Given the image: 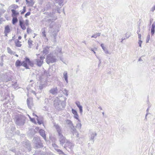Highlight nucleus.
<instances>
[{"instance_id": "nucleus-1", "label": "nucleus", "mask_w": 155, "mask_h": 155, "mask_svg": "<svg viewBox=\"0 0 155 155\" xmlns=\"http://www.w3.org/2000/svg\"><path fill=\"white\" fill-rule=\"evenodd\" d=\"M48 74V71L42 70L36 75V78L38 80L43 82L45 81Z\"/></svg>"}, {"instance_id": "nucleus-2", "label": "nucleus", "mask_w": 155, "mask_h": 155, "mask_svg": "<svg viewBox=\"0 0 155 155\" xmlns=\"http://www.w3.org/2000/svg\"><path fill=\"white\" fill-rule=\"evenodd\" d=\"M25 119V117L23 116L17 115L16 116L15 120V123L17 125L22 126L24 124Z\"/></svg>"}, {"instance_id": "nucleus-3", "label": "nucleus", "mask_w": 155, "mask_h": 155, "mask_svg": "<svg viewBox=\"0 0 155 155\" xmlns=\"http://www.w3.org/2000/svg\"><path fill=\"white\" fill-rule=\"evenodd\" d=\"M54 105L55 108L58 110L62 109L64 107L61 101L58 97L56 98L54 100Z\"/></svg>"}, {"instance_id": "nucleus-4", "label": "nucleus", "mask_w": 155, "mask_h": 155, "mask_svg": "<svg viewBox=\"0 0 155 155\" xmlns=\"http://www.w3.org/2000/svg\"><path fill=\"white\" fill-rule=\"evenodd\" d=\"M46 60V62L48 64L56 62L57 61L55 56H54L53 54H50L48 55L47 56Z\"/></svg>"}, {"instance_id": "nucleus-5", "label": "nucleus", "mask_w": 155, "mask_h": 155, "mask_svg": "<svg viewBox=\"0 0 155 155\" xmlns=\"http://www.w3.org/2000/svg\"><path fill=\"white\" fill-rule=\"evenodd\" d=\"M33 141L35 143L37 148H40L43 147V144L41 143L39 137H34Z\"/></svg>"}, {"instance_id": "nucleus-6", "label": "nucleus", "mask_w": 155, "mask_h": 155, "mask_svg": "<svg viewBox=\"0 0 155 155\" xmlns=\"http://www.w3.org/2000/svg\"><path fill=\"white\" fill-rule=\"evenodd\" d=\"M97 135V134L95 132H91L89 133V143L88 144H92L94 142V137Z\"/></svg>"}, {"instance_id": "nucleus-7", "label": "nucleus", "mask_w": 155, "mask_h": 155, "mask_svg": "<svg viewBox=\"0 0 155 155\" xmlns=\"http://www.w3.org/2000/svg\"><path fill=\"white\" fill-rule=\"evenodd\" d=\"M26 61H25L21 62L19 60H17L15 63V66L16 67H19L22 66L25 67L26 69H28V67L27 64L25 63Z\"/></svg>"}, {"instance_id": "nucleus-8", "label": "nucleus", "mask_w": 155, "mask_h": 155, "mask_svg": "<svg viewBox=\"0 0 155 155\" xmlns=\"http://www.w3.org/2000/svg\"><path fill=\"white\" fill-rule=\"evenodd\" d=\"M45 58L42 56H41L40 58L35 59L34 62L35 64L39 67H41L43 63V60Z\"/></svg>"}, {"instance_id": "nucleus-9", "label": "nucleus", "mask_w": 155, "mask_h": 155, "mask_svg": "<svg viewBox=\"0 0 155 155\" xmlns=\"http://www.w3.org/2000/svg\"><path fill=\"white\" fill-rule=\"evenodd\" d=\"M58 137L60 143L62 145H63L64 143H66V142H67V141H68L67 140H66L65 138L63 136L62 134L59 135Z\"/></svg>"}, {"instance_id": "nucleus-10", "label": "nucleus", "mask_w": 155, "mask_h": 155, "mask_svg": "<svg viewBox=\"0 0 155 155\" xmlns=\"http://www.w3.org/2000/svg\"><path fill=\"white\" fill-rule=\"evenodd\" d=\"M62 48L57 47L55 50L54 54L56 55L57 57H59L61 55L62 53L61 52Z\"/></svg>"}, {"instance_id": "nucleus-11", "label": "nucleus", "mask_w": 155, "mask_h": 155, "mask_svg": "<svg viewBox=\"0 0 155 155\" xmlns=\"http://www.w3.org/2000/svg\"><path fill=\"white\" fill-rule=\"evenodd\" d=\"M55 129H56V130L58 133V135H60L61 134H62V131L61 130V128L60 126L58 124H55L54 125Z\"/></svg>"}, {"instance_id": "nucleus-12", "label": "nucleus", "mask_w": 155, "mask_h": 155, "mask_svg": "<svg viewBox=\"0 0 155 155\" xmlns=\"http://www.w3.org/2000/svg\"><path fill=\"white\" fill-rule=\"evenodd\" d=\"M27 104L28 107L30 109H31L32 106H33L32 99L29 98L27 99Z\"/></svg>"}, {"instance_id": "nucleus-13", "label": "nucleus", "mask_w": 155, "mask_h": 155, "mask_svg": "<svg viewBox=\"0 0 155 155\" xmlns=\"http://www.w3.org/2000/svg\"><path fill=\"white\" fill-rule=\"evenodd\" d=\"M58 90L56 87L51 89L49 91L50 93L54 95L57 94L58 93Z\"/></svg>"}, {"instance_id": "nucleus-14", "label": "nucleus", "mask_w": 155, "mask_h": 155, "mask_svg": "<svg viewBox=\"0 0 155 155\" xmlns=\"http://www.w3.org/2000/svg\"><path fill=\"white\" fill-rule=\"evenodd\" d=\"M19 25L22 29L23 30L26 29V28L25 26V24H24L23 20H22L21 19H19Z\"/></svg>"}, {"instance_id": "nucleus-15", "label": "nucleus", "mask_w": 155, "mask_h": 155, "mask_svg": "<svg viewBox=\"0 0 155 155\" xmlns=\"http://www.w3.org/2000/svg\"><path fill=\"white\" fill-rule=\"evenodd\" d=\"M63 78H64L66 83H68V72L67 71H64L63 73Z\"/></svg>"}, {"instance_id": "nucleus-16", "label": "nucleus", "mask_w": 155, "mask_h": 155, "mask_svg": "<svg viewBox=\"0 0 155 155\" xmlns=\"http://www.w3.org/2000/svg\"><path fill=\"white\" fill-rule=\"evenodd\" d=\"M65 145L66 147H64L65 148H66V147H68L69 148H72V147L74 146L73 143L68 140L67 141V142H66V143H65Z\"/></svg>"}, {"instance_id": "nucleus-17", "label": "nucleus", "mask_w": 155, "mask_h": 155, "mask_svg": "<svg viewBox=\"0 0 155 155\" xmlns=\"http://www.w3.org/2000/svg\"><path fill=\"white\" fill-rule=\"evenodd\" d=\"M39 133L40 135L45 140L46 136L45 131L41 129L39 131Z\"/></svg>"}, {"instance_id": "nucleus-18", "label": "nucleus", "mask_w": 155, "mask_h": 155, "mask_svg": "<svg viewBox=\"0 0 155 155\" xmlns=\"http://www.w3.org/2000/svg\"><path fill=\"white\" fill-rule=\"evenodd\" d=\"M12 12V17H17L18 15H19V13L18 12H17L14 9H12L11 10Z\"/></svg>"}, {"instance_id": "nucleus-19", "label": "nucleus", "mask_w": 155, "mask_h": 155, "mask_svg": "<svg viewBox=\"0 0 155 155\" xmlns=\"http://www.w3.org/2000/svg\"><path fill=\"white\" fill-rule=\"evenodd\" d=\"M25 61H26L25 63L27 64H28L31 66H33V65L34 64L33 62L30 61L29 59L27 58H25Z\"/></svg>"}, {"instance_id": "nucleus-20", "label": "nucleus", "mask_w": 155, "mask_h": 155, "mask_svg": "<svg viewBox=\"0 0 155 155\" xmlns=\"http://www.w3.org/2000/svg\"><path fill=\"white\" fill-rule=\"evenodd\" d=\"M102 49L103 50L105 53L110 54L111 53L109 52L107 49L104 47V45L103 44H101V45Z\"/></svg>"}, {"instance_id": "nucleus-21", "label": "nucleus", "mask_w": 155, "mask_h": 155, "mask_svg": "<svg viewBox=\"0 0 155 155\" xmlns=\"http://www.w3.org/2000/svg\"><path fill=\"white\" fill-rule=\"evenodd\" d=\"M49 49V48L48 47H47L45 48H44L43 51V54L46 55L48 54V52Z\"/></svg>"}, {"instance_id": "nucleus-22", "label": "nucleus", "mask_w": 155, "mask_h": 155, "mask_svg": "<svg viewBox=\"0 0 155 155\" xmlns=\"http://www.w3.org/2000/svg\"><path fill=\"white\" fill-rule=\"evenodd\" d=\"M66 123L69 125V126L72 128V127H73V124L72 122L70 120H67L66 121Z\"/></svg>"}, {"instance_id": "nucleus-23", "label": "nucleus", "mask_w": 155, "mask_h": 155, "mask_svg": "<svg viewBox=\"0 0 155 155\" xmlns=\"http://www.w3.org/2000/svg\"><path fill=\"white\" fill-rule=\"evenodd\" d=\"M72 130V132L73 134H75L77 137L78 136V134L77 133V130L73 126L72 127V128H71Z\"/></svg>"}, {"instance_id": "nucleus-24", "label": "nucleus", "mask_w": 155, "mask_h": 155, "mask_svg": "<svg viewBox=\"0 0 155 155\" xmlns=\"http://www.w3.org/2000/svg\"><path fill=\"white\" fill-rule=\"evenodd\" d=\"M10 32V29L9 26H6L5 28L4 33H9Z\"/></svg>"}, {"instance_id": "nucleus-25", "label": "nucleus", "mask_w": 155, "mask_h": 155, "mask_svg": "<svg viewBox=\"0 0 155 155\" xmlns=\"http://www.w3.org/2000/svg\"><path fill=\"white\" fill-rule=\"evenodd\" d=\"M4 78H3L2 79V78H0V80L2 81H9L10 80V78H8V79H7L6 78V76L5 75H4Z\"/></svg>"}, {"instance_id": "nucleus-26", "label": "nucleus", "mask_w": 155, "mask_h": 155, "mask_svg": "<svg viewBox=\"0 0 155 155\" xmlns=\"http://www.w3.org/2000/svg\"><path fill=\"white\" fill-rule=\"evenodd\" d=\"M29 87H27V89L28 90V93H31L32 94H33L34 95H36V92L35 91L32 90V89H29Z\"/></svg>"}, {"instance_id": "nucleus-27", "label": "nucleus", "mask_w": 155, "mask_h": 155, "mask_svg": "<svg viewBox=\"0 0 155 155\" xmlns=\"http://www.w3.org/2000/svg\"><path fill=\"white\" fill-rule=\"evenodd\" d=\"M18 7V6L17 5L15 4H13L9 6V8L10 9L13 8V9L15 10V9H17Z\"/></svg>"}, {"instance_id": "nucleus-28", "label": "nucleus", "mask_w": 155, "mask_h": 155, "mask_svg": "<svg viewBox=\"0 0 155 155\" xmlns=\"http://www.w3.org/2000/svg\"><path fill=\"white\" fill-rule=\"evenodd\" d=\"M18 21V20L17 17H13L12 23L14 25Z\"/></svg>"}, {"instance_id": "nucleus-29", "label": "nucleus", "mask_w": 155, "mask_h": 155, "mask_svg": "<svg viewBox=\"0 0 155 155\" xmlns=\"http://www.w3.org/2000/svg\"><path fill=\"white\" fill-rule=\"evenodd\" d=\"M7 50L8 51V52L10 54H15V52L12 51L11 50V49L9 47L7 48Z\"/></svg>"}, {"instance_id": "nucleus-30", "label": "nucleus", "mask_w": 155, "mask_h": 155, "mask_svg": "<svg viewBox=\"0 0 155 155\" xmlns=\"http://www.w3.org/2000/svg\"><path fill=\"white\" fill-rule=\"evenodd\" d=\"M101 33H98L94 34L91 37V38H96L97 37L101 35Z\"/></svg>"}, {"instance_id": "nucleus-31", "label": "nucleus", "mask_w": 155, "mask_h": 155, "mask_svg": "<svg viewBox=\"0 0 155 155\" xmlns=\"http://www.w3.org/2000/svg\"><path fill=\"white\" fill-rule=\"evenodd\" d=\"M27 3H28L30 5L32 6L34 4V2L33 0H28V1Z\"/></svg>"}, {"instance_id": "nucleus-32", "label": "nucleus", "mask_w": 155, "mask_h": 155, "mask_svg": "<svg viewBox=\"0 0 155 155\" xmlns=\"http://www.w3.org/2000/svg\"><path fill=\"white\" fill-rule=\"evenodd\" d=\"M57 3H58V4L61 6L63 2V0H55Z\"/></svg>"}, {"instance_id": "nucleus-33", "label": "nucleus", "mask_w": 155, "mask_h": 155, "mask_svg": "<svg viewBox=\"0 0 155 155\" xmlns=\"http://www.w3.org/2000/svg\"><path fill=\"white\" fill-rule=\"evenodd\" d=\"M68 91L65 89L63 91V94L67 96L68 95Z\"/></svg>"}, {"instance_id": "nucleus-34", "label": "nucleus", "mask_w": 155, "mask_h": 155, "mask_svg": "<svg viewBox=\"0 0 155 155\" xmlns=\"http://www.w3.org/2000/svg\"><path fill=\"white\" fill-rule=\"evenodd\" d=\"M79 122L77 124L76 126V128L79 129H81V124Z\"/></svg>"}, {"instance_id": "nucleus-35", "label": "nucleus", "mask_w": 155, "mask_h": 155, "mask_svg": "<svg viewBox=\"0 0 155 155\" xmlns=\"http://www.w3.org/2000/svg\"><path fill=\"white\" fill-rule=\"evenodd\" d=\"M56 151L58 152L60 154H63L65 155L64 153L59 149H56Z\"/></svg>"}, {"instance_id": "nucleus-36", "label": "nucleus", "mask_w": 155, "mask_h": 155, "mask_svg": "<svg viewBox=\"0 0 155 155\" xmlns=\"http://www.w3.org/2000/svg\"><path fill=\"white\" fill-rule=\"evenodd\" d=\"M125 37H126V39L128 38H129L130 36V32H127L125 35Z\"/></svg>"}, {"instance_id": "nucleus-37", "label": "nucleus", "mask_w": 155, "mask_h": 155, "mask_svg": "<svg viewBox=\"0 0 155 155\" xmlns=\"http://www.w3.org/2000/svg\"><path fill=\"white\" fill-rule=\"evenodd\" d=\"M52 146L54 148L55 150L56 151V149H58V146L55 143H53L52 144Z\"/></svg>"}, {"instance_id": "nucleus-38", "label": "nucleus", "mask_w": 155, "mask_h": 155, "mask_svg": "<svg viewBox=\"0 0 155 155\" xmlns=\"http://www.w3.org/2000/svg\"><path fill=\"white\" fill-rule=\"evenodd\" d=\"M45 87V85L43 84H41L39 86V89L40 90L42 89Z\"/></svg>"}, {"instance_id": "nucleus-39", "label": "nucleus", "mask_w": 155, "mask_h": 155, "mask_svg": "<svg viewBox=\"0 0 155 155\" xmlns=\"http://www.w3.org/2000/svg\"><path fill=\"white\" fill-rule=\"evenodd\" d=\"M20 42L18 41L15 43L16 46L18 47H20L21 46V44L20 43Z\"/></svg>"}, {"instance_id": "nucleus-40", "label": "nucleus", "mask_w": 155, "mask_h": 155, "mask_svg": "<svg viewBox=\"0 0 155 155\" xmlns=\"http://www.w3.org/2000/svg\"><path fill=\"white\" fill-rule=\"evenodd\" d=\"M79 109V110L81 113H82L83 112L82 107V106L80 105L78 107Z\"/></svg>"}, {"instance_id": "nucleus-41", "label": "nucleus", "mask_w": 155, "mask_h": 155, "mask_svg": "<svg viewBox=\"0 0 155 155\" xmlns=\"http://www.w3.org/2000/svg\"><path fill=\"white\" fill-rule=\"evenodd\" d=\"M13 86L15 89H18V85L17 83H15L14 84V85H13Z\"/></svg>"}, {"instance_id": "nucleus-42", "label": "nucleus", "mask_w": 155, "mask_h": 155, "mask_svg": "<svg viewBox=\"0 0 155 155\" xmlns=\"http://www.w3.org/2000/svg\"><path fill=\"white\" fill-rule=\"evenodd\" d=\"M150 35H148L147 37V39H146V43H148L149 41L150 40Z\"/></svg>"}, {"instance_id": "nucleus-43", "label": "nucleus", "mask_w": 155, "mask_h": 155, "mask_svg": "<svg viewBox=\"0 0 155 155\" xmlns=\"http://www.w3.org/2000/svg\"><path fill=\"white\" fill-rule=\"evenodd\" d=\"M71 111H72V113L74 115L76 114H77V111L76 110H74V109H72L71 110Z\"/></svg>"}, {"instance_id": "nucleus-44", "label": "nucleus", "mask_w": 155, "mask_h": 155, "mask_svg": "<svg viewBox=\"0 0 155 155\" xmlns=\"http://www.w3.org/2000/svg\"><path fill=\"white\" fill-rule=\"evenodd\" d=\"M154 32H155V28H151V34L152 35H153L154 34Z\"/></svg>"}, {"instance_id": "nucleus-45", "label": "nucleus", "mask_w": 155, "mask_h": 155, "mask_svg": "<svg viewBox=\"0 0 155 155\" xmlns=\"http://www.w3.org/2000/svg\"><path fill=\"white\" fill-rule=\"evenodd\" d=\"M37 120L38 121V124H42L43 122V121H42V120H39L38 119V118H37Z\"/></svg>"}, {"instance_id": "nucleus-46", "label": "nucleus", "mask_w": 155, "mask_h": 155, "mask_svg": "<svg viewBox=\"0 0 155 155\" xmlns=\"http://www.w3.org/2000/svg\"><path fill=\"white\" fill-rule=\"evenodd\" d=\"M74 115V117L76 119L78 120V121H79V120L78 119V114H76Z\"/></svg>"}, {"instance_id": "nucleus-47", "label": "nucleus", "mask_w": 155, "mask_h": 155, "mask_svg": "<svg viewBox=\"0 0 155 155\" xmlns=\"http://www.w3.org/2000/svg\"><path fill=\"white\" fill-rule=\"evenodd\" d=\"M30 120L33 123L36 124V122L35 121V119L34 118H31Z\"/></svg>"}, {"instance_id": "nucleus-48", "label": "nucleus", "mask_w": 155, "mask_h": 155, "mask_svg": "<svg viewBox=\"0 0 155 155\" xmlns=\"http://www.w3.org/2000/svg\"><path fill=\"white\" fill-rule=\"evenodd\" d=\"M142 41L141 40H139L138 44L139 45V46L140 47H141V44H142Z\"/></svg>"}, {"instance_id": "nucleus-49", "label": "nucleus", "mask_w": 155, "mask_h": 155, "mask_svg": "<svg viewBox=\"0 0 155 155\" xmlns=\"http://www.w3.org/2000/svg\"><path fill=\"white\" fill-rule=\"evenodd\" d=\"M32 30L29 28H27V33H29L31 32Z\"/></svg>"}, {"instance_id": "nucleus-50", "label": "nucleus", "mask_w": 155, "mask_h": 155, "mask_svg": "<svg viewBox=\"0 0 155 155\" xmlns=\"http://www.w3.org/2000/svg\"><path fill=\"white\" fill-rule=\"evenodd\" d=\"M32 41L31 40H28V45L30 46L32 44Z\"/></svg>"}, {"instance_id": "nucleus-51", "label": "nucleus", "mask_w": 155, "mask_h": 155, "mask_svg": "<svg viewBox=\"0 0 155 155\" xmlns=\"http://www.w3.org/2000/svg\"><path fill=\"white\" fill-rule=\"evenodd\" d=\"M31 14L30 12H27L25 15V17L26 18L28 16H29Z\"/></svg>"}, {"instance_id": "nucleus-52", "label": "nucleus", "mask_w": 155, "mask_h": 155, "mask_svg": "<svg viewBox=\"0 0 155 155\" xmlns=\"http://www.w3.org/2000/svg\"><path fill=\"white\" fill-rule=\"evenodd\" d=\"M42 35L44 37H46V34H45V30H44L42 32Z\"/></svg>"}, {"instance_id": "nucleus-53", "label": "nucleus", "mask_w": 155, "mask_h": 155, "mask_svg": "<svg viewBox=\"0 0 155 155\" xmlns=\"http://www.w3.org/2000/svg\"><path fill=\"white\" fill-rule=\"evenodd\" d=\"M75 104L78 107V106L81 105L80 102L78 101H76L75 102Z\"/></svg>"}, {"instance_id": "nucleus-54", "label": "nucleus", "mask_w": 155, "mask_h": 155, "mask_svg": "<svg viewBox=\"0 0 155 155\" xmlns=\"http://www.w3.org/2000/svg\"><path fill=\"white\" fill-rule=\"evenodd\" d=\"M25 12V7H24V8L23 9L22 11L21 12V14H24Z\"/></svg>"}, {"instance_id": "nucleus-55", "label": "nucleus", "mask_w": 155, "mask_h": 155, "mask_svg": "<svg viewBox=\"0 0 155 155\" xmlns=\"http://www.w3.org/2000/svg\"><path fill=\"white\" fill-rule=\"evenodd\" d=\"M28 20H26L25 21V25H26L27 26L28 25Z\"/></svg>"}, {"instance_id": "nucleus-56", "label": "nucleus", "mask_w": 155, "mask_h": 155, "mask_svg": "<svg viewBox=\"0 0 155 155\" xmlns=\"http://www.w3.org/2000/svg\"><path fill=\"white\" fill-rule=\"evenodd\" d=\"M56 34H55V35H54V39L53 40L54 42H56Z\"/></svg>"}, {"instance_id": "nucleus-57", "label": "nucleus", "mask_w": 155, "mask_h": 155, "mask_svg": "<svg viewBox=\"0 0 155 155\" xmlns=\"http://www.w3.org/2000/svg\"><path fill=\"white\" fill-rule=\"evenodd\" d=\"M5 12V10L2 9L1 11V13H4Z\"/></svg>"}, {"instance_id": "nucleus-58", "label": "nucleus", "mask_w": 155, "mask_h": 155, "mask_svg": "<svg viewBox=\"0 0 155 155\" xmlns=\"http://www.w3.org/2000/svg\"><path fill=\"white\" fill-rule=\"evenodd\" d=\"M138 38L140 39V40H141V35L140 34H138Z\"/></svg>"}, {"instance_id": "nucleus-59", "label": "nucleus", "mask_w": 155, "mask_h": 155, "mask_svg": "<svg viewBox=\"0 0 155 155\" xmlns=\"http://www.w3.org/2000/svg\"><path fill=\"white\" fill-rule=\"evenodd\" d=\"M89 49L90 50H91V51H93L94 54H95V52L94 51V49L91 48H89Z\"/></svg>"}, {"instance_id": "nucleus-60", "label": "nucleus", "mask_w": 155, "mask_h": 155, "mask_svg": "<svg viewBox=\"0 0 155 155\" xmlns=\"http://www.w3.org/2000/svg\"><path fill=\"white\" fill-rule=\"evenodd\" d=\"M139 29H138V30L137 31V34H139V32H140V27H139Z\"/></svg>"}, {"instance_id": "nucleus-61", "label": "nucleus", "mask_w": 155, "mask_h": 155, "mask_svg": "<svg viewBox=\"0 0 155 155\" xmlns=\"http://www.w3.org/2000/svg\"><path fill=\"white\" fill-rule=\"evenodd\" d=\"M32 115L33 116H36V117H37V118H38V117L34 113H33Z\"/></svg>"}, {"instance_id": "nucleus-62", "label": "nucleus", "mask_w": 155, "mask_h": 155, "mask_svg": "<svg viewBox=\"0 0 155 155\" xmlns=\"http://www.w3.org/2000/svg\"><path fill=\"white\" fill-rule=\"evenodd\" d=\"M155 10V6H154V7H153V8H152V11H153Z\"/></svg>"}, {"instance_id": "nucleus-63", "label": "nucleus", "mask_w": 155, "mask_h": 155, "mask_svg": "<svg viewBox=\"0 0 155 155\" xmlns=\"http://www.w3.org/2000/svg\"><path fill=\"white\" fill-rule=\"evenodd\" d=\"M125 39H126V38H122L121 39V42H122L124 40H125Z\"/></svg>"}, {"instance_id": "nucleus-64", "label": "nucleus", "mask_w": 155, "mask_h": 155, "mask_svg": "<svg viewBox=\"0 0 155 155\" xmlns=\"http://www.w3.org/2000/svg\"><path fill=\"white\" fill-rule=\"evenodd\" d=\"M155 28V27H154V24H153L152 25V27H151V28Z\"/></svg>"}]
</instances>
